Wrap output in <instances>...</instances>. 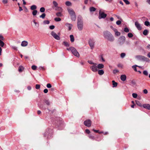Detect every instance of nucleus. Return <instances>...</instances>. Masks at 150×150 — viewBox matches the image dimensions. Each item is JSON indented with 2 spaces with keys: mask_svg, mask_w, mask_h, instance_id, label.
<instances>
[{
  "mask_svg": "<svg viewBox=\"0 0 150 150\" xmlns=\"http://www.w3.org/2000/svg\"><path fill=\"white\" fill-rule=\"evenodd\" d=\"M27 88L29 90H30L31 89V86H29L28 87H27Z\"/></svg>",
  "mask_w": 150,
  "mask_h": 150,
  "instance_id": "680f3d73",
  "label": "nucleus"
},
{
  "mask_svg": "<svg viewBox=\"0 0 150 150\" xmlns=\"http://www.w3.org/2000/svg\"><path fill=\"white\" fill-rule=\"evenodd\" d=\"M143 74L146 76H147L148 75V72L146 70H144L143 72Z\"/></svg>",
  "mask_w": 150,
  "mask_h": 150,
  "instance_id": "f704fd0d",
  "label": "nucleus"
},
{
  "mask_svg": "<svg viewBox=\"0 0 150 150\" xmlns=\"http://www.w3.org/2000/svg\"><path fill=\"white\" fill-rule=\"evenodd\" d=\"M103 36L105 38L110 42H113L115 38L112 35L109 31H105L103 32Z\"/></svg>",
  "mask_w": 150,
  "mask_h": 150,
  "instance_id": "f257e3e1",
  "label": "nucleus"
},
{
  "mask_svg": "<svg viewBox=\"0 0 150 150\" xmlns=\"http://www.w3.org/2000/svg\"><path fill=\"white\" fill-rule=\"evenodd\" d=\"M99 15L98 18L99 19H101L102 18H104L107 16L106 14L104 12L100 11L99 13Z\"/></svg>",
  "mask_w": 150,
  "mask_h": 150,
  "instance_id": "0eeeda50",
  "label": "nucleus"
},
{
  "mask_svg": "<svg viewBox=\"0 0 150 150\" xmlns=\"http://www.w3.org/2000/svg\"><path fill=\"white\" fill-rule=\"evenodd\" d=\"M45 103L46 104L48 105H49L50 104V102L48 100H45Z\"/></svg>",
  "mask_w": 150,
  "mask_h": 150,
  "instance_id": "37998d69",
  "label": "nucleus"
},
{
  "mask_svg": "<svg viewBox=\"0 0 150 150\" xmlns=\"http://www.w3.org/2000/svg\"><path fill=\"white\" fill-rule=\"evenodd\" d=\"M136 104L137 105L140 106L141 107L142 106V104L139 101H136Z\"/></svg>",
  "mask_w": 150,
  "mask_h": 150,
  "instance_id": "4c0bfd02",
  "label": "nucleus"
},
{
  "mask_svg": "<svg viewBox=\"0 0 150 150\" xmlns=\"http://www.w3.org/2000/svg\"><path fill=\"white\" fill-rule=\"evenodd\" d=\"M112 83L113 87H116L117 86V82H115L114 81H112Z\"/></svg>",
  "mask_w": 150,
  "mask_h": 150,
  "instance_id": "a878e982",
  "label": "nucleus"
},
{
  "mask_svg": "<svg viewBox=\"0 0 150 150\" xmlns=\"http://www.w3.org/2000/svg\"><path fill=\"white\" fill-rule=\"evenodd\" d=\"M147 56L149 57L150 58V52L149 53L147 54Z\"/></svg>",
  "mask_w": 150,
  "mask_h": 150,
  "instance_id": "338daca9",
  "label": "nucleus"
},
{
  "mask_svg": "<svg viewBox=\"0 0 150 150\" xmlns=\"http://www.w3.org/2000/svg\"><path fill=\"white\" fill-rule=\"evenodd\" d=\"M135 25L137 29L139 30H142V27L140 24L138 22H136L135 23Z\"/></svg>",
  "mask_w": 150,
  "mask_h": 150,
  "instance_id": "9b49d317",
  "label": "nucleus"
},
{
  "mask_svg": "<svg viewBox=\"0 0 150 150\" xmlns=\"http://www.w3.org/2000/svg\"><path fill=\"white\" fill-rule=\"evenodd\" d=\"M24 69V68L23 67L20 66L18 68V71L19 72H22Z\"/></svg>",
  "mask_w": 150,
  "mask_h": 150,
  "instance_id": "6ab92c4d",
  "label": "nucleus"
},
{
  "mask_svg": "<svg viewBox=\"0 0 150 150\" xmlns=\"http://www.w3.org/2000/svg\"><path fill=\"white\" fill-rule=\"evenodd\" d=\"M54 20L56 21H61V19L59 18H55Z\"/></svg>",
  "mask_w": 150,
  "mask_h": 150,
  "instance_id": "72a5a7b5",
  "label": "nucleus"
},
{
  "mask_svg": "<svg viewBox=\"0 0 150 150\" xmlns=\"http://www.w3.org/2000/svg\"><path fill=\"white\" fill-rule=\"evenodd\" d=\"M119 72V71L117 69L114 70L113 71V73L114 74H116Z\"/></svg>",
  "mask_w": 150,
  "mask_h": 150,
  "instance_id": "6e6d98bb",
  "label": "nucleus"
},
{
  "mask_svg": "<svg viewBox=\"0 0 150 150\" xmlns=\"http://www.w3.org/2000/svg\"><path fill=\"white\" fill-rule=\"evenodd\" d=\"M118 40L120 44H123L125 42V38L124 36H121L119 38Z\"/></svg>",
  "mask_w": 150,
  "mask_h": 150,
  "instance_id": "423d86ee",
  "label": "nucleus"
},
{
  "mask_svg": "<svg viewBox=\"0 0 150 150\" xmlns=\"http://www.w3.org/2000/svg\"><path fill=\"white\" fill-rule=\"evenodd\" d=\"M97 65H93L90 67V69L92 71L94 72H96L98 71V67Z\"/></svg>",
  "mask_w": 150,
  "mask_h": 150,
  "instance_id": "9d476101",
  "label": "nucleus"
},
{
  "mask_svg": "<svg viewBox=\"0 0 150 150\" xmlns=\"http://www.w3.org/2000/svg\"><path fill=\"white\" fill-rule=\"evenodd\" d=\"M96 10V8L94 7H91L90 8V11L91 12L94 11Z\"/></svg>",
  "mask_w": 150,
  "mask_h": 150,
  "instance_id": "b1692460",
  "label": "nucleus"
},
{
  "mask_svg": "<svg viewBox=\"0 0 150 150\" xmlns=\"http://www.w3.org/2000/svg\"><path fill=\"white\" fill-rule=\"evenodd\" d=\"M97 66L98 68L99 69H102L104 67V65L102 64H99Z\"/></svg>",
  "mask_w": 150,
  "mask_h": 150,
  "instance_id": "a211bd4d",
  "label": "nucleus"
},
{
  "mask_svg": "<svg viewBox=\"0 0 150 150\" xmlns=\"http://www.w3.org/2000/svg\"><path fill=\"white\" fill-rule=\"evenodd\" d=\"M113 30L115 33V35L116 36H119L120 35V33L118 32L116 29L113 28Z\"/></svg>",
  "mask_w": 150,
  "mask_h": 150,
  "instance_id": "f8f14e48",
  "label": "nucleus"
},
{
  "mask_svg": "<svg viewBox=\"0 0 150 150\" xmlns=\"http://www.w3.org/2000/svg\"><path fill=\"white\" fill-rule=\"evenodd\" d=\"M2 1L3 4H7L8 2V0H3Z\"/></svg>",
  "mask_w": 150,
  "mask_h": 150,
  "instance_id": "3c124183",
  "label": "nucleus"
},
{
  "mask_svg": "<svg viewBox=\"0 0 150 150\" xmlns=\"http://www.w3.org/2000/svg\"><path fill=\"white\" fill-rule=\"evenodd\" d=\"M48 90L47 89H45L44 90V92L45 93H47Z\"/></svg>",
  "mask_w": 150,
  "mask_h": 150,
  "instance_id": "13d9d810",
  "label": "nucleus"
},
{
  "mask_svg": "<svg viewBox=\"0 0 150 150\" xmlns=\"http://www.w3.org/2000/svg\"><path fill=\"white\" fill-rule=\"evenodd\" d=\"M12 48L13 49L15 50H17V48L15 46H12Z\"/></svg>",
  "mask_w": 150,
  "mask_h": 150,
  "instance_id": "69168bd1",
  "label": "nucleus"
},
{
  "mask_svg": "<svg viewBox=\"0 0 150 150\" xmlns=\"http://www.w3.org/2000/svg\"><path fill=\"white\" fill-rule=\"evenodd\" d=\"M40 11L41 12H44L45 11V8L44 7H42L40 9Z\"/></svg>",
  "mask_w": 150,
  "mask_h": 150,
  "instance_id": "c9c22d12",
  "label": "nucleus"
},
{
  "mask_svg": "<svg viewBox=\"0 0 150 150\" xmlns=\"http://www.w3.org/2000/svg\"><path fill=\"white\" fill-rule=\"evenodd\" d=\"M148 31L147 30H145L143 32V34L144 35H146L147 34Z\"/></svg>",
  "mask_w": 150,
  "mask_h": 150,
  "instance_id": "c756f323",
  "label": "nucleus"
},
{
  "mask_svg": "<svg viewBox=\"0 0 150 150\" xmlns=\"http://www.w3.org/2000/svg\"><path fill=\"white\" fill-rule=\"evenodd\" d=\"M88 63L91 64H93V65H97V64L95 63H94L92 61H88Z\"/></svg>",
  "mask_w": 150,
  "mask_h": 150,
  "instance_id": "7c9ffc66",
  "label": "nucleus"
},
{
  "mask_svg": "<svg viewBox=\"0 0 150 150\" xmlns=\"http://www.w3.org/2000/svg\"><path fill=\"white\" fill-rule=\"evenodd\" d=\"M86 133L88 134H89L90 133V131L88 129H86Z\"/></svg>",
  "mask_w": 150,
  "mask_h": 150,
  "instance_id": "052dcab7",
  "label": "nucleus"
},
{
  "mask_svg": "<svg viewBox=\"0 0 150 150\" xmlns=\"http://www.w3.org/2000/svg\"><path fill=\"white\" fill-rule=\"evenodd\" d=\"M125 56V54L124 53H122L121 54V57L122 58H124Z\"/></svg>",
  "mask_w": 150,
  "mask_h": 150,
  "instance_id": "09e8293b",
  "label": "nucleus"
},
{
  "mask_svg": "<svg viewBox=\"0 0 150 150\" xmlns=\"http://www.w3.org/2000/svg\"><path fill=\"white\" fill-rule=\"evenodd\" d=\"M70 38L71 41L72 42H74V39L73 35H70Z\"/></svg>",
  "mask_w": 150,
  "mask_h": 150,
  "instance_id": "412c9836",
  "label": "nucleus"
},
{
  "mask_svg": "<svg viewBox=\"0 0 150 150\" xmlns=\"http://www.w3.org/2000/svg\"><path fill=\"white\" fill-rule=\"evenodd\" d=\"M126 76L125 74L122 75L120 76V79L121 80L123 81H125L126 79Z\"/></svg>",
  "mask_w": 150,
  "mask_h": 150,
  "instance_id": "2eb2a0df",
  "label": "nucleus"
},
{
  "mask_svg": "<svg viewBox=\"0 0 150 150\" xmlns=\"http://www.w3.org/2000/svg\"><path fill=\"white\" fill-rule=\"evenodd\" d=\"M65 25L68 28L69 30H71L73 26V25L72 24L67 23L65 24Z\"/></svg>",
  "mask_w": 150,
  "mask_h": 150,
  "instance_id": "4468645a",
  "label": "nucleus"
},
{
  "mask_svg": "<svg viewBox=\"0 0 150 150\" xmlns=\"http://www.w3.org/2000/svg\"><path fill=\"white\" fill-rule=\"evenodd\" d=\"M4 43L0 40V46L2 47L4 46Z\"/></svg>",
  "mask_w": 150,
  "mask_h": 150,
  "instance_id": "cd10ccee",
  "label": "nucleus"
},
{
  "mask_svg": "<svg viewBox=\"0 0 150 150\" xmlns=\"http://www.w3.org/2000/svg\"><path fill=\"white\" fill-rule=\"evenodd\" d=\"M140 57L142 58V59H147L148 58L146 57H145L142 56H139Z\"/></svg>",
  "mask_w": 150,
  "mask_h": 150,
  "instance_id": "bf43d9fd",
  "label": "nucleus"
},
{
  "mask_svg": "<svg viewBox=\"0 0 150 150\" xmlns=\"http://www.w3.org/2000/svg\"><path fill=\"white\" fill-rule=\"evenodd\" d=\"M128 36L129 38H131L133 36V34L131 33H129L128 34Z\"/></svg>",
  "mask_w": 150,
  "mask_h": 150,
  "instance_id": "58836bf2",
  "label": "nucleus"
},
{
  "mask_svg": "<svg viewBox=\"0 0 150 150\" xmlns=\"http://www.w3.org/2000/svg\"><path fill=\"white\" fill-rule=\"evenodd\" d=\"M133 97L134 98H136L137 96V95L135 93H133L132 94Z\"/></svg>",
  "mask_w": 150,
  "mask_h": 150,
  "instance_id": "473e14b6",
  "label": "nucleus"
},
{
  "mask_svg": "<svg viewBox=\"0 0 150 150\" xmlns=\"http://www.w3.org/2000/svg\"><path fill=\"white\" fill-rule=\"evenodd\" d=\"M53 4L55 7H57L58 6V4L57 2L55 1H53Z\"/></svg>",
  "mask_w": 150,
  "mask_h": 150,
  "instance_id": "5701e85b",
  "label": "nucleus"
},
{
  "mask_svg": "<svg viewBox=\"0 0 150 150\" xmlns=\"http://www.w3.org/2000/svg\"><path fill=\"white\" fill-rule=\"evenodd\" d=\"M132 85L133 86H134L136 84V82L134 80H132L131 81V82Z\"/></svg>",
  "mask_w": 150,
  "mask_h": 150,
  "instance_id": "2f4dec72",
  "label": "nucleus"
},
{
  "mask_svg": "<svg viewBox=\"0 0 150 150\" xmlns=\"http://www.w3.org/2000/svg\"><path fill=\"white\" fill-rule=\"evenodd\" d=\"M19 11H20L23 10V9H22V8L20 6H19Z\"/></svg>",
  "mask_w": 150,
  "mask_h": 150,
  "instance_id": "0e129e2a",
  "label": "nucleus"
},
{
  "mask_svg": "<svg viewBox=\"0 0 150 150\" xmlns=\"http://www.w3.org/2000/svg\"><path fill=\"white\" fill-rule=\"evenodd\" d=\"M137 66V65H135L132 66V68L133 69H134V70L136 71H137V68H136V67Z\"/></svg>",
  "mask_w": 150,
  "mask_h": 150,
  "instance_id": "ea45409f",
  "label": "nucleus"
},
{
  "mask_svg": "<svg viewBox=\"0 0 150 150\" xmlns=\"http://www.w3.org/2000/svg\"><path fill=\"white\" fill-rule=\"evenodd\" d=\"M88 0H85L84 1V3L85 4H87L88 3Z\"/></svg>",
  "mask_w": 150,
  "mask_h": 150,
  "instance_id": "e2e57ef3",
  "label": "nucleus"
},
{
  "mask_svg": "<svg viewBox=\"0 0 150 150\" xmlns=\"http://www.w3.org/2000/svg\"><path fill=\"white\" fill-rule=\"evenodd\" d=\"M56 15L58 16H62V14L60 12H58L56 14Z\"/></svg>",
  "mask_w": 150,
  "mask_h": 150,
  "instance_id": "a18cd8bd",
  "label": "nucleus"
},
{
  "mask_svg": "<svg viewBox=\"0 0 150 150\" xmlns=\"http://www.w3.org/2000/svg\"><path fill=\"white\" fill-rule=\"evenodd\" d=\"M143 107L145 108L150 110V105L149 104H144L143 105Z\"/></svg>",
  "mask_w": 150,
  "mask_h": 150,
  "instance_id": "ddd939ff",
  "label": "nucleus"
},
{
  "mask_svg": "<svg viewBox=\"0 0 150 150\" xmlns=\"http://www.w3.org/2000/svg\"><path fill=\"white\" fill-rule=\"evenodd\" d=\"M121 22L120 21H118L116 22V23L117 25H119L121 24Z\"/></svg>",
  "mask_w": 150,
  "mask_h": 150,
  "instance_id": "864d4df0",
  "label": "nucleus"
},
{
  "mask_svg": "<svg viewBox=\"0 0 150 150\" xmlns=\"http://www.w3.org/2000/svg\"><path fill=\"white\" fill-rule=\"evenodd\" d=\"M43 23L45 24H49L50 23V21L48 20L44 21H43Z\"/></svg>",
  "mask_w": 150,
  "mask_h": 150,
  "instance_id": "49530a36",
  "label": "nucleus"
},
{
  "mask_svg": "<svg viewBox=\"0 0 150 150\" xmlns=\"http://www.w3.org/2000/svg\"><path fill=\"white\" fill-rule=\"evenodd\" d=\"M37 11L36 10H34L32 12V14L33 16H35L37 14Z\"/></svg>",
  "mask_w": 150,
  "mask_h": 150,
  "instance_id": "c85d7f7f",
  "label": "nucleus"
},
{
  "mask_svg": "<svg viewBox=\"0 0 150 150\" xmlns=\"http://www.w3.org/2000/svg\"><path fill=\"white\" fill-rule=\"evenodd\" d=\"M37 8L36 6L35 5H32L31 6L30 8L32 10H35Z\"/></svg>",
  "mask_w": 150,
  "mask_h": 150,
  "instance_id": "393cba45",
  "label": "nucleus"
},
{
  "mask_svg": "<svg viewBox=\"0 0 150 150\" xmlns=\"http://www.w3.org/2000/svg\"><path fill=\"white\" fill-rule=\"evenodd\" d=\"M83 21L81 17H78L77 19V26L78 29L81 30L83 28Z\"/></svg>",
  "mask_w": 150,
  "mask_h": 150,
  "instance_id": "7ed1b4c3",
  "label": "nucleus"
},
{
  "mask_svg": "<svg viewBox=\"0 0 150 150\" xmlns=\"http://www.w3.org/2000/svg\"><path fill=\"white\" fill-rule=\"evenodd\" d=\"M104 73V71L102 70H100L98 71V74L100 75H102Z\"/></svg>",
  "mask_w": 150,
  "mask_h": 150,
  "instance_id": "aec40b11",
  "label": "nucleus"
},
{
  "mask_svg": "<svg viewBox=\"0 0 150 150\" xmlns=\"http://www.w3.org/2000/svg\"><path fill=\"white\" fill-rule=\"evenodd\" d=\"M147 2L149 4H150V0H147Z\"/></svg>",
  "mask_w": 150,
  "mask_h": 150,
  "instance_id": "774afa93",
  "label": "nucleus"
},
{
  "mask_svg": "<svg viewBox=\"0 0 150 150\" xmlns=\"http://www.w3.org/2000/svg\"><path fill=\"white\" fill-rule=\"evenodd\" d=\"M123 1L127 5L129 4H130L129 2L127 0H123Z\"/></svg>",
  "mask_w": 150,
  "mask_h": 150,
  "instance_id": "de8ad7c7",
  "label": "nucleus"
},
{
  "mask_svg": "<svg viewBox=\"0 0 150 150\" xmlns=\"http://www.w3.org/2000/svg\"><path fill=\"white\" fill-rule=\"evenodd\" d=\"M143 92H144V93L145 94H147L148 93V91L146 89H144L143 91Z\"/></svg>",
  "mask_w": 150,
  "mask_h": 150,
  "instance_id": "4d7b16f0",
  "label": "nucleus"
},
{
  "mask_svg": "<svg viewBox=\"0 0 150 150\" xmlns=\"http://www.w3.org/2000/svg\"><path fill=\"white\" fill-rule=\"evenodd\" d=\"M70 50L71 51L72 54L76 57H80V54L76 50L74 47H70Z\"/></svg>",
  "mask_w": 150,
  "mask_h": 150,
  "instance_id": "20e7f679",
  "label": "nucleus"
},
{
  "mask_svg": "<svg viewBox=\"0 0 150 150\" xmlns=\"http://www.w3.org/2000/svg\"><path fill=\"white\" fill-rule=\"evenodd\" d=\"M45 14L44 13H42V15L40 16V18H44L45 16Z\"/></svg>",
  "mask_w": 150,
  "mask_h": 150,
  "instance_id": "e433bc0d",
  "label": "nucleus"
},
{
  "mask_svg": "<svg viewBox=\"0 0 150 150\" xmlns=\"http://www.w3.org/2000/svg\"><path fill=\"white\" fill-rule=\"evenodd\" d=\"M95 41L93 39H90L89 40V44L91 49H92L94 47Z\"/></svg>",
  "mask_w": 150,
  "mask_h": 150,
  "instance_id": "39448f33",
  "label": "nucleus"
},
{
  "mask_svg": "<svg viewBox=\"0 0 150 150\" xmlns=\"http://www.w3.org/2000/svg\"><path fill=\"white\" fill-rule=\"evenodd\" d=\"M91 121L89 120H87L84 122V125L88 127H90L91 125Z\"/></svg>",
  "mask_w": 150,
  "mask_h": 150,
  "instance_id": "1a4fd4ad",
  "label": "nucleus"
},
{
  "mask_svg": "<svg viewBox=\"0 0 150 150\" xmlns=\"http://www.w3.org/2000/svg\"><path fill=\"white\" fill-rule=\"evenodd\" d=\"M51 35L55 39L57 40H60V38L59 36L54 32L53 31L51 33Z\"/></svg>",
  "mask_w": 150,
  "mask_h": 150,
  "instance_id": "6e6552de",
  "label": "nucleus"
},
{
  "mask_svg": "<svg viewBox=\"0 0 150 150\" xmlns=\"http://www.w3.org/2000/svg\"><path fill=\"white\" fill-rule=\"evenodd\" d=\"M144 24L145 25H146V26H148L149 25H150L149 23L147 21H146L145 22H144Z\"/></svg>",
  "mask_w": 150,
  "mask_h": 150,
  "instance_id": "a19ab883",
  "label": "nucleus"
},
{
  "mask_svg": "<svg viewBox=\"0 0 150 150\" xmlns=\"http://www.w3.org/2000/svg\"><path fill=\"white\" fill-rule=\"evenodd\" d=\"M28 42L27 41H24L22 42L21 45L23 47H25L28 45Z\"/></svg>",
  "mask_w": 150,
  "mask_h": 150,
  "instance_id": "dca6fc26",
  "label": "nucleus"
},
{
  "mask_svg": "<svg viewBox=\"0 0 150 150\" xmlns=\"http://www.w3.org/2000/svg\"><path fill=\"white\" fill-rule=\"evenodd\" d=\"M47 87L49 88H51L52 87L50 83H48L47 85Z\"/></svg>",
  "mask_w": 150,
  "mask_h": 150,
  "instance_id": "603ef678",
  "label": "nucleus"
},
{
  "mask_svg": "<svg viewBox=\"0 0 150 150\" xmlns=\"http://www.w3.org/2000/svg\"><path fill=\"white\" fill-rule=\"evenodd\" d=\"M63 44L67 47H69V44L68 42L66 41L64 42H63Z\"/></svg>",
  "mask_w": 150,
  "mask_h": 150,
  "instance_id": "4be33fe9",
  "label": "nucleus"
},
{
  "mask_svg": "<svg viewBox=\"0 0 150 150\" xmlns=\"http://www.w3.org/2000/svg\"><path fill=\"white\" fill-rule=\"evenodd\" d=\"M65 4L67 6H70L72 5L71 3L69 1H67L65 2Z\"/></svg>",
  "mask_w": 150,
  "mask_h": 150,
  "instance_id": "f3484780",
  "label": "nucleus"
},
{
  "mask_svg": "<svg viewBox=\"0 0 150 150\" xmlns=\"http://www.w3.org/2000/svg\"><path fill=\"white\" fill-rule=\"evenodd\" d=\"M37 67L35 65H33L32 66V69L33 70H35L37 69Z\"/></svg>",
  "mask_w": 150,
  "mask_h": 150,
  "instance_id": "c03bdc74",
  "label": "nucleus"
},
{
  "mask_svg": "<svg viewBox=\"0 0 150 150\" xmlns=\"http://www.w3.org/2000/svg\"><path fill=\"white\" fill-rule=\"evenodd\" d=\"M40 87V85L39 84H36L35 86V88L36 89H39Z\"/></svg>",
  "mask_w": 150,
  "mask_h": 150,
  "instance_id": "8fccbe9b",
  "label": "nucleus"
},
{
  "mask_svg": "<svg viewBox=\"0 0 150 150\" xmlns=\"http://www.w3.org/2000/svg\"><path fill=\"white\" fill-rule=\"evenodd\" d=\"M49 28L50 29H53L54 28V26L53 25H51L49 27Z\"/></svg>",
  "mask_w": 150,
  "mask_h": 150,
  "instance_id": "5fc2aeb1",
  "label": "nucleus"
},
{
  "mask_svg": "<svg viewBox=\"0 0 150 150\" xmlns=\"http://www.w3.org/2000/svg\"><path fill=\"white\" fill-rule=\"evenodd\" d=\"M33 23H34L35 26H36L37 27H39L38 23L35 21V20H33Z\"/></svg>",
  "mask_w": 150,
  "mask_h": 150,
  "instance_id": "bb28decb",
  "label": "nucleus"
},
{
  "mask_svg": "<svg viewBox=\"0 0 150 150\" xmlns=\"http://www.w3.org/2000/svg\"><path fill=\"white\" fill-rule=\"evenodd\" d=\"M67 10L70 16L71 20L74 21H75L76 20V15L74 10L71 8L68 7L67 8Z\"/></svg>",
  "mask_w": 150,
  "mask_h": 150,
  "instance_id": "f03ea898",
  "label": "nucleus"
},
{
  "mask_svg": "<svg viewBox=\"0 0 150 150\" xmlns=\"http://www.w3.org/2000/svg\"><path fill=\"white\" fill-rule=\"evenodd\" d=\"M124 31L126 33H128L129 32V30L127 28H124Z\"/></svg>",
  "mask_w": 150,
  "mask_h": 150,
  "instance_id": "79ce46f5",
  "label": "nucleus"
}]
</instances>
